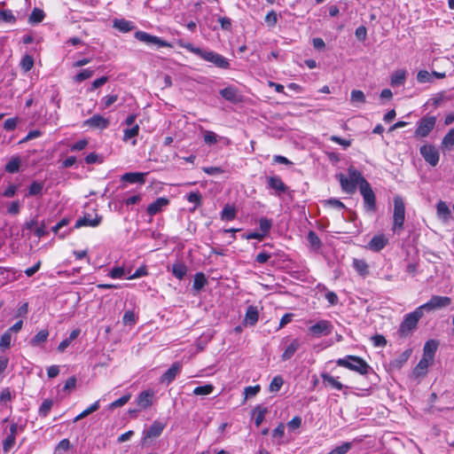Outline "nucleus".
Returning <instances> with one entry per match:
<instances>
[{
	"label": "nucleus",
	"mask_w": 454,
	"mask_h": 454,
	"mask_svg": "<svg viewBox=\"0 0 454 454\" xmlns=\"http://www.w3.org/2000/svg\"><path fill=\"white\" fill-rule=\"evenodd\" d=\"M182 47L199 56L205 61L214 64L216 67L223 69H228L230 67L229 60L219 53L195 47L190 43L182 44Z\"/></svg>",
	"instance_id": "1"
},
{
	"label": "nucleus",
	"mask_w": 454,
	"mask_h": 454,
	"mask_svg": "<svg viewBox=\"0 0 454 454\" xmlns=\"http://www.w3.org/2000/svg\"><path fill=\"white\" fill-rule=\"evenodd\" d=\"M348 176L343 174H340L339 180L340 183L341 189L349 194H353L356 191L357 185L362 187L364 184L369 183L362 175V173L356 170L355 168L350 167L348 169Z\"/></svg>",
	"instance_id": "2"
},
{
	"label": "nucleus",
	"mask_w": 454,
	"mask_h": 454,
	"mask_svg": "<svg viewBox=\"0 0 454 454\" xmlns=\"http://www.w3.org/2000/svg\"><path fill=\"white\" fill-rule=\"evenodd\" d=\"M336 364L353 371L360 375H366L372 371V367L362 357L357 356H346L336 360Z\"/></svg>",
	"instance_id": "3"
},
{
	"label": "nucleus",
	"mask_w": 454,
	"mask_h": 454,
	"mask_svg": "<svg viewBox=\"0 0 454 454\" xmlns=\"http://www.w3.org/2000/svg\"><path fill=\"white\" fill-rule=\"evenodd\" d=\"M424 312L418 307L413 312L407 314L400 325L399 332L402 336L408 335L417 328L418 322L423 317Z\"/></svg>",
	"instance_id": "4"
},
{
	"label": "nucleus",
	"mask_w": 454,
	"mask_h": 454,
	"mask_svg": "<svg viewBox=\"0 0 454 454\" xmlns=\"http://www.w3.org/2000/svg\"><path fill=\"white\" fill-rule=\"evenodd\" d=\"M405 220V206L401 196L396 195L394 198V214H393V228L394 231L403 229Z\"/></svg>",
	"instance_id": "5"
},
{
	"label": "nucleus",
	"mask_w": 454,
	"mask_h": 454,
	"mask_svg": "<svg viewBox=\"0 0 454 454\" xmlns=\"http://www.w3.org/2000/svg\"><path fill=\"white\" fill-rule=\"evenodd\" d=\"M436 123L435 116H425L418 121L414 136L416 137H426L434 129Z\"/></svg>",
	"instance_id": "6"
},
{
	"label": "nucleus",
	"mask_w": 454,
	"mask_h": 454,
	"mask_svg": "<svg viewBox=\"0 0 454 454\" xmlns=\"http://www.w3.org/2000/svg\"><path fill=\"white\" fill-rule=\"evenodd\" d=\"M361 195L364 199V206L367 212L376 211V198L369 183L364 184L359 189Z\"/></svg>",
	"instance_id": "7"
},
{
	"label": "nucleus",
	"mask_w": 454,
	"mask_h": 454,
	"mask_svg": "<svg viewBox=\"0 0 454 454\" xmlns=\"http://www.w3.org/2000/svg\"><path fill=\"white\" fill-rule=\"evenodd\" d=\"M451 303V299L448 296L433 295L430 300L422 304L420 309L424 311H432L448 307Z\"/></svg>",
	"instance_id": "8"
},
{
	"label": "nucleus",
	"mask_w": 454,
	"mask_h": 454,
	"mask_svg": "<svg viewBox=\"0 0 454 454\" xmlns=\"http://www.w3.org/2000/svg\"><path fill=\"white\" fill-rule=\"evenodd\" d=\"M135 38L140 42H143L148 45H156L158 48L161 47H169L171 48L172 45L168 43L165 40H162L161 38L152 35L144 31H137L135 33Z\"/></svg>",
	"instance_id": "9"
},
{
	"label": "nucleus",
	"mask_w": 454,
	"mask_h": 454,
	"mask_svg": "<svg viewBox=\"0 0 454 454\" xmlns=\"http://www.w3.org/2000/svg\"><path fill=\"white\" fill-rule=\"evenodd\" d=\"M333 325L328 320H320L309 327V332L316 338L329 335L333 331Z\"/></svg>",
	"instance_id": "10"
},
{
	"label": "nucleus",
	"mask_w": 454,
	"mask_h": 454,
	"mask_svg": "<svg viewBox=\"0 0 454 454\" xmlns=\"http://www.w3.org/2000/svg\"><path fill=\"white\" fill-rule=\"evenodd\" d=\"M420 154L424 160L432 167L438 164L440 154L438 150L432 145H425L419 149Z\"/></svg>",
	"instance_id": "11"
},
{
	"label": "nucleus",
	"mask_w": 454,
	"mask_h": 454,
	"mask_svg": "<svg viewBox=\"0 0 454 454\" xmlns=\"http://www.w3.org/2000/svg\"><path fill=\"white\" fill-rule=\"evenodd\" d=\"M267 188L273 190L277 196H281L289 191V187L285 184L280 176H270L266 177Z\"/></svg>",
	"instance_id": "12"
},
{
	"label": "nucleus",
	"mask_w": 454,
	"mask_h": 454,
	"mask_svg": "<svg viewBox=\"0 0 454 454\" xmlns=\"http://www.w3.org/2000/svg\"><path fill=\"white\" fill-rule=\"evenodd\" d=\"M165 427L166 424L163 422L159 420L153 421L150 427L144 432L143 444H145L148 439L159 437L162 434Z\"/></svg>",
	"instance_id": "13"
},
{
	"label": "nucleus",
	"mask_w": 454,
	"mask_h": 454,
	"mask_svg": "<svg viewBox=\"0 0 454 454\" xmlns=\"http://www.w3.org/2000/svg\"><path fill=\"white\" fill-rule=\"evenodd\" d=\"M181 367L182 366L178 362L174 363L170 366V368L161 375V377L160 379V382L161 384H166V385L170 384L173 380H175L176 377L180 373Z\"/></svg>",
	"instance_id": "14"
},
{
	"label": "nucleus",
	"mask_w": 454,
	"mask_h": 454,
	"mask_svg": "<svg viewBox=\"0 0 454 454\" xmlns=\"http://www.w3.org/2000/svg\"><path fill=\"white\" fill-rule=\"evenodd\" d=\"M109 121L99 114H95L83 121V126L105 129L109 126Z\"/></svg>",
	"instance_id": "15"
},
{
	"label": "nucleus",
	"mask_w": 454,
	"mask_h": 454,
	"mask_svg": "<svg viewBox=\"0 0 454 454\" xmlns=\"http://www.w3.org/2000/svg\"><path fill=\"white\" fill-rule=\"evenodd\" d=\"M102 221V216L96 215L95 218H91L90 215H84L82 218H79L74 224V228H81L82 226H90V227H97L100 224Z\"/></svg>",
	"instance_id": "16"
},
{
	"label": "nucleus",
	"mask_w": 454,
	"mask_h": 454,
	"mask_svg": "<svg viewBox=\"0 0 454 454\" xmlns=\"http://www.w3.org/2000/svg\"><path fill=\"white\" fill-rule=\"evenodd\" d=\"M388 239L382 234L372 237L368 244L369 248L374 252H380L387 244Z\"/></svg>",
	"instance_id": "17"
},
{
	"label": "nucleus",
	"mask_w": 454,
	"mask_h": 454,
	"mask_svg": "<svg viewBox=\"0 0 454 454\" xmlns=\"http://www.w3.org/2000/svg\"><path fill=\"white\" fill-rule=\"evenodd\" d=\"M168 203H169V200L168 199L162 198V197L158 198L156 200L152 202L147 207V209H146L147 214L150 215H154L160 213L164 207L168 205Z\"/></svg>",
	"instance_id": "18"
},
{
	"label": "nucleus",
	"mask_w": 454,
	"mask_h": 454,
	"mask_svg": "<svg viewBox=\"0 0 454 454\" xmlns=\"http://www.w3.org/2000/svg\"><path fill=\"white\" fill-rule=\"evenodd\" d=\"M145 176H146V173L129 172V173L123 174L121 177V180L130 183V184H144L145 183Z\"/></svg>",
	"instance_id": "19"
},
{
	"label": "nucleus",
	"mask_w": 454,
	"mask_h": 454,
	"mask_svg": "<svg viewBox=\"0 0 454 454\" xmlns=\"http://www.w3.org/2000/svg\"><path fill=\"white\" fill-rule=\"evenodd\" d=\"M431 362V360L422 357L413 369L412 376L414 378L424 377L427 372V368Z\"/></svg>",
	"instance_id": "20"
},
{
	"label": "nucleus",
	"mask_w": 454,
	"mask_h": 454,
	"mask_svg": "<svg viewBox=\"0 0 454 454\" xmlns=\"http://www.w3.org/2000/svg\"><path fill=\"white\" fill-rule=\"evenodd\" d=\"M437 348H438V341H436L434 340H427L425 343L424 348H423V356L422 357H425L427 359L433 361L435 352L437 350Z\"/></svg>",
	"instance_id": "21"
},
{
	"label": "nucleus",
	"mask_w": 454,
	"mask_h": 454,
	"mask_svg": "<svg viewBox=\"0 0 454 454\" xmlns=\"http://www.w3.org/2000/svg\"><path fill=\"white\" fill-rule=\"evenodd\" d=\"M411 355V349H406L402 352L397 357L390 361V367L392 369H401L403 365L408 361L409 357Z\"/></svg>",
	"instance_id": "22"
},
{
	"label": "nucleus",
	"mask_w": 454,
	"mask_h": 454,
	"mask_svg": "<svg viewBox=\"0 0 454 454\" xmlns=\"http://www.w3.org/2000/svg\"><path fill=\"white\" fill-rule=\"evenodd\" d=\"M220 95L226 100L237 103L240 100L238 90L233 87H227L220 90Z\"/></svg>",
	"instance_id": "23"
},
{
	"label": "nucleus",
	"mask_w": 454,
	"mask_h": 454,
	"mask_svg": "<svg viewBox=\"0 0 454 454\" xmlns=\"http://www.w3.org/2000/svg\"><path fill=\"white\" fill-rule=\"evenodd\" d=\"M153 396V393L149 390L141 392L137 397V404L142 409L149 408L152 405Z\"/></svg>",
	"instance_id": "24"
},
{
	"label": "nucleus",
	"mask_w": 454,
	"mask_h": 454,
	"mask_svg": "<svg viewBox=\"0 0 454 454\" xmlns=\"http://www.w3.org/2000/svg\"><path fill=\"white\" fill-rule=\"evenodd\" d=\"M301 344L297 339L292 340V342L286 347L285 351L283 352L281 358L283 361L289 360L294 353L298 350Z\"/></svg>",
	"instance_id": "25"
},
{
	"label": "nucleus",
	"mask_w": 454,
	"mask_h": 454,
	"mask_svg": "<svg viewBox=\"0 0 454 454\" xmlns=\"http://www.w3.org/2000/svg\"><path fill=\"white\" fill-rule=\"evenodd\" d=\"M171 272L177 279L181 280L187 273V266L184 262H177L172 265Z\"/></svg>",
	"instance_id": "26"
},
{
	"label": "nucleus",
	"mask_w": 454,
	"mask_h": 454,
	"mask_svg": "<svg viewBox=\"0 0 454 454\" xmlns=\"http://www.w3.org/2000/svg\"><path fill=\"white\" fill-rule=\"evenodd\" d=\"M114 27L120 32L127 33L131 31L135 27L131 21L121 19L114 21Z\"/></svg>",
	"instance_id": "27"
},
{
	"label": "nucleus",
	"mask_w": 454,
	"mask_h": 454,
	"mask_svg": "<svg viewBox=\"0 0 454 454\" xmlns=\"http://www.w3.org/2000/svg\"><path fill=\"white\" fill-rule=\"evenodd\" d=\"M258 318H259V313H258V309H256V307L249 306L247 309L246 317H245V320H246L247 324H248L250 325H254L257 323Z\"/></svg>",
	"instance_id": "28"
},
{
	"label": "nucleus",
	"mask_w": 454,
	"mask_h": 454,
	"mask_svg": "<svg viewBox=\"0 0 454 454\" xmlns=\"http://www.w3.org/2000/svg\"><path fill=\"white\" fill-rule=\"evenodd\" d=\"M353 266L359 275L365 277L369 274V266L365 261L360 259H354Z\"/></svg>",
	"instance_id": "29"
},
{
	"label": "nucleus",
	"mask_w": 454,
	"mask_h": 454,
	"mask_svg": "<svg viewBox=\"0 0 454 454\" xmlns=\"http://www.w3.org/2000/svg\"><path fill=\"white\" fill-rule=\"evenodd\" d=\"M406 79V72L404 70H397L391 76V85L400 86L403 85Z\"/></svg>",
	"instance_id": "30"
},
{
	"label": "nucleus",
	"mask_w": 454,
	"mask_h": 454,
	"mask_svg": "<svg viewBox=\"0 0 454 454\" xmlns=\"http://www.w3.org/2000/svg\"><path fill=\"white\" fill-rule=\"evenodd\" d=\"M437 215L440 218L447 221L450 218V210L445 202L440 201L436 206Z\"/></svg>",
	"instance_id": "31"
},
{
	"label": "nucleus",
	"mask_w": 454,
	"mask_h": 454,
	"mask_svg": "<svg viewBox=\"0 0 454 454\" xmlns=\"http://www.w3.org/2000/svg\"><path fill=\"white\" fill-rule=\"evenodd\" d=\"M237 211L234 207L226 205L221 212V219L223 221H231L236 217Z\"/></svg>",
	"instance_id": "32"
},
{
	"label": "nucleus",
	"mask_w": 454,
	"mask_h": 454,
	"mask_svg": "<svg viewBox=\"0 0 454 454\" xmlns=\"http://www.w3.org/2000/svg\"><path fill=\"white\" fill-rule=\"evenodd\" d=\"M321 377L325 384H328L335 389L341 390L344 387L340 381L328 373H323Z\"/></svg>",
	"instance_id": "33"
},
{
	"label": "nucleus",
	"mask_w": 454,
	"mask_h": 454,
	"mask_svg": "<svg viewBox=\"0 0 454 454\" xmlns=\"http://www.w3.org/2000/svg\"><path fill=\"white\" fill-rule=\"evenodd\" d=\"M49 332L47 330H41L33 337L30 343L32 346H39L47 340Z\"/></svg>",
	"instance_id": "34"
},
{
	"label": "nucleus",
	"mask_w": 454,
	"mask_h": 454,
	"mask_svg": "<svg viewBox=\"0 0 454 454\" xmlns=\"http://www.w3.org/2000/svg\"><path fill=\"white\" fill-rule=\"evenodd\" d=\"M267 412L268 409L266 407H262L260 405L255 407L254 413L255 414L254 423L256 427L261 426Z\"/></svg>",
	"instance_id": "35"
},
{
	"label": "nucleus",
	"mask_w": 454,
	"mask_h": 454,
	"mask_svg": "<svg viewBox=\"0 0 454 454\" xmlns=\"http://www.w3.org/2000/svg\"><path fill=\"white\" fill-rule=\"evenodd\" d=\"M207 284V279L202 272H197L193 278V289L196 291L201 290Z\"/></svg>",
	"instance_id": "36"
},
{
	"label": "nucleus",
	"mask_w": 454,
	"mask_h": 454,
	"mask_svg": "<svg viewBox=\"0 0 454 454\" xmlns=\"http://www.w3.org/2000/svg\"><path fill=\"white\" fill-rule=\"evenodd\" d=\"M43 190V183L34 181L28 187L27 196H36L42 194Z\"/></svg>",
	"instance_id": "37"
},
{
	"label": "nucleus",
	"mask_w": 454,
	"mask_h": 454,
	"mask_svg": "<svg viewBox=\"0 0 454 454\" xmlns=\"http://www.w3.org/2000/svg\"><path fill=\"white\" fill-rule=\"evenodd\" d=\"M44 16L45 14L43 10L34 8L29 15L28 20L30 23H39L43 20Z\"/></svg>",
	"instance_id": "38"
},
{
	"label": "nucleus",
	"mask_w": 454,
	"mask_h": 454,
	"mask_svg": "<svg viewBox=\"0 0 454 454\" xmlns=\"http://www.w3.org/2000/svg\"><path fill=\"white\" fill-rule=\"evenodd\" d=\"M16 21V18L11 10H0V23H11L13 24Z\"/></svg>",
	"instance_id": "39"
},
{
	"label": "nucleus",
	"mask_w": 454,
	"mask_h": 454,
	"mask_svg": "<svg viewBox=\"0 0 454 454\" xmlns=\"http://www.w3.org/2000/svg\"><path fill=\"white\" fill-rule=\"evenodd\" d=\"M214 388L215 387L212 384L200 386L193 389V394L195 395H207L213 392Z\"/></svg>",
	"instance_id": "40"
},
{
	"label": "nucleus",
	"mask_w": 454,
	"mask_h": 454,
	"mask_svg": "<svg viewBox=\"0 0 454 454\" xmlns=\"http://www.w3.org/2000/svg\"><path fill=\"white\" fill-rule=\"evenodd\" d=\"M52 405H53V402H52V400H51V399H45V400L42 403V404H41V406H40V408H39V411H38V412H39V415H40L41 417H46V416L49 414V412H50V411H51V409Z\"/></svg>",
	"instance_id": "41"
},
{
	"label": "nucleus",
	"mask_w": 454,
	"mask_h": 454,
	"mask_svg": "<svg viewBox=\"0 0 454 454\" xmlns=\"http://www.w3.org/2000/svg\"><path fill=\"white\" fill-rule=\"evenodd\" d=\"M350 101L352 103L364 104L365 103V96L362 90H353L350 95Z\"/></svg>",
	"instance_id": "42"
},
{
	"label": "nucleus",
	"mask_w": 454,
	"mask_h": 454,
	"mask_svg": "<svg viewBox=\"0 0 454 454\" xmlns=\"http://www.w3.org/2000/svg\"><path fill=\"white\" fill-rule=\"evenodd\" d=\"M283 384H284L283 378L279 375L275 376L270 384L269 390L270 392H278L281 388Z\"/></svg>",
	"instance_id": "43"
},
{
	"label": "nucleus",
	"mask_w": 454,
	"mask_h": 454,
	"mask_svg": "<svg viewBox=\"0 0 454 454\" xmlns=\"http://www.w3.org/2000/svg\"><path fill=\"white\" fill-rule=\"evenodd\" d=\"M34 66V59L30 55H25L21 61L20 67L25 72H28L33 68Z\"/></svg>",
	"instance_id": "44"
},
{
	"label": "nucleus",
	"mask_w": 454,
	"mask_h": 454,
	"mask_svg": "<svg viewBox=\"0 0 454 454\" xmlns=\"http://www.w3.org/2000/svg\"><path fill=\"white\" fill-rule=\"evenodd\" d=\"M308 240L310 244V246L313 247V248H316V249H318L320 248L322 243H321V240L319 239V237L317 236V234L313 231H310L308 234Z\"/></svg>",
	"instance_id": "45"
},
{
	"label": "nucleus",
	"mask_w": 454,
	"mask_h": 454,
	"mask_svg": "<svg viewBox=\"0 0 454 454\" xmlns=\"http://www.w3.org/2000/svg\"><path fill=\"white\" fill-rule=\"evenodd\" d=\"M139 126L137 124L133 125L130 129L124 130L123 141H128L138 135Z\"/></svg>",
	"instance_id": "46"
},
{
	"label": "nucleus",
	"mask_w": 454,
	"mask_h": 454,
	"mask_svg": "<svg viewBox=\"0 0 454 454\" xmlns=\"http://www.w3.org/2000/svg\"><path fill=\"white\" fill-rule=\"evenodd\" d=\"M187 200L189 202L191 203H194V208L193 210L200 207L201 205V200H202V197H201V194L200 193V192H190L188 195H187Z\"/></svg>",
	"instance_id": "47"
},
{
	"label": "nucleus",
	"mask_w": 454,
	"mask_h": 454,
	"mask_svg": "<svg viewBox=\"0 0 454 454\" xmlns=\"http://www.w3.org/2000/svg\"><path fill=\"white\" fill-rule=\"evenodd\" d=\"M93 74L94 71L91 69H83L74 77V81L81 82L84 80L90 78L93 75Z\"/></svg>",
	"instance_id": "48"
},
{
	"label": "nucleus",
	"mask_w": 454,
	"mask_h": 454,
	"mask_svg": "<svg viewBox=\"0 0 454 454\" xmlns=\"http://www.w3.org/2000/svg\"><path fill=\"white\" fill-rule=\"evenodd\" d=\"M20 159L12 158L5 166V170L9 173H16L20 169Z\"/></svg>",
	"instance_id": "49"
},
{
	"label": "nucleus",
	"mask_w": 454,
	"mask_h": 454,
	"mask_svg": "<svg viewBox=\"0 0 454 454\" xmlns=\"http://www.w3.org/2000/svg\"><path fill=\"white\" fill-rule=\"evenodd\" d=\"M130 397H131V394L128 393V394L122 395L121 397L118 398L114 402H113L110 404L109 408L110 409H115V408H118V407H121V406H123L124 404H126L129 401Z\"/></svg>",
	"instance_id": "50"
},
{
	"label": "nucleus",
	"mask_w": 454,
	"mask_h": 454,
	"mask_svg": "<svg viewBox=\"0 0 454 454\" xmlns=\"http://www.w3.org/2000/svg\"><path fill=\"white\" fill-rule=\"evenodd\" d=\"M352 447L351 442H343L332 450L328 454H346Z\"/></svg>",
	"instance_id": "51"
},
{
	"label": "nucleus",
	"mask_w": 454,
	"mask_h": 454,
	"mask_svg": "<svg viewBox=\"0 0 454 454\" xmlns=\"http://www.w3.org/2000/svg\"><path fill=\"white\" fill-rule=\"evenodd\" d=\"M16 437L13 435H8L3 442V450L4 453H8L14 446Z\"/></svg>",
	"instance_id": "52"
},
{
	"label": "nucleus",
	"mask_w": 454,
	"mask_h": 454,
	"mask_svg": "<svg viewBox=\"0 0 454 454\" xmlns=\"http://www.w3.org/2000/svg\"><path fill=\"white\" fill-rule=\"evenodd\" d=\"M442 145L446 147L452 148L454 145V128L450 129L442 139Z\"/></svg>",
	"instance_id": "53"
},
{
	"label": "nucleus",
	"mask_w": 454,
	"mask_h": 454,
	"mask_svg": "<svg viewBox=\"0 0 454 454\" xmlns=\"http://www.w3.org/2000/svg\"><path fill=\"white\" fill-rule=\"evenodd\" d=\"M272 226V222L270 219L267 218H261L260 219V229L262 231V233L266 236L269 231H270Z\"/></svg>",
	"instance_id": "54"
},
{
	"label": "nucleus",
	"mask_w": 454,
	"mask_h": 454,
	"mask_svg": "<svg viewBox=\"0 0 454 454\" xmlns=\"http://www.w3.org/2000/svg\"><path fill=\"white\" fill-rule=\"evenodd\" d=\"M12 341V333L10 331L4 333L0 339V347L3 348H9Z\"/></svg>",
	"instance_id": "55"
},
{
	"label": "nucleus",
	"mask_w": 454,
	"mask_h": 454,
	"mask_svg": "<svg viewBox=\"0 0 454 454\" xmlns=\"http://www.w3.org/2000/svg\"><path fill=\"white\" fill-rule=\"evenodd\" d=\"M260 389H261V387L259 385L249 386V387H245V390H244L245 398L248 399V398L255 396L260 392Z\"/></svg>",
	"instance_id": "56"
},
{
	"label": "nucleus",
	"mask_w": 454,
	"mask_h": 454,
	"mask_svg": "<svg viewBox=\"0 0 454 454\" xmlns=\"http://www.w3.org/2000/svg\"><path fill=\"white\" fill-rule=\"evenodd\" d=\"M417 80L419 82H432V74H429L426 70H420L417 74Z\"/></svg>",
	"instance_id": "57"
},
{
	"label": "nucleus",
	"mask_w": 454,
	"mask_h": 454,
	"mask_svg": "<svg viewBox=\"0 0 454 454\" xmlns=\"http://www.w3.org/2000/svg\"><path fill=\"white\" fill-rule=\"evenodd\" d=\"M204 142L209 145H215L218 142L217 136L213 131L207 130L204 134Z\"/></svg>",
	"instance_id": "58"
},
{
	"label": "nucleus",
	"mask_w": 454,
	"mask_h": 454,
	"mask_svg": "<svg viewBox=\"0 0 454 454\" xmlns=\"http://www.w3.org/2000/svg\"><path fill=\"white\" fill-rule=\"evenodd\" d=\"M265 22L270 27H274L278 22V14L275 11H270L265 17Z\"/></svg>",
	"instance_id": "59"
},
{
	"label": "nucleus",
	"mask_w": 454,
	"mask_h": 454,
	"mask_svg": "<svg viewBox=\"0 0 454 454\" xmlns=\"http://www.w3.org/2000/svg\"><path fill=\"white\" fill-rule=\"evenodd\" d=\"M122 321L124 325H133L136 323V317L133 311L128 310L124 313Z\"/></svg>",
	"instance_id": "60"
},
{
	"label": "nucleus",
	"mask_w": 454,
	"mask_h": 454,
	"mask_svg": "<svg viewBox=\"0 0 454 454\" xmlns=\"http://www.w3.org/2000/svg\"><path fill=\"white\" fill-rule=\"evenodd\" d=\"M112 278H121L125 276V270L122 267L113 268L109 274Z\"/></svg>",
	"instance_id": "61"
},
{
	"label": "nucleus",
	"mask_w": 454,
	"mask_h": 454,
	"mask_svg": "<svg viewBox=\"0 0 454 454\" xmlns=\"http://www.w3.org/2000/svg\"><path fill=\"white\" fill-rule=\"evenodd\" d=\"M20 211V203L19 200H15L11 202V204L8 207L7 212L10 215H16Z\"/></svg>",
	"instance_id": "62"
},
{
	"label": "nucleus",
	"mask_w": 454,
	"mask_h": 454,
	"mask_svg": "<svg viewBox=\"0 0 454 454\" xmlns=\"http://www.w3.org/2000/svg\"><path fill=\"white\" fill-rule=\"evenodd\" d=\"M372 340L375 347H384L387 344V340L383 335L376 334L372 337Z\"/></svg>",
	"instance_id": "63"
},
{
	"label": "nucleus",
	"mask_w": 454,
	"mask_h": 454,
	"mask_svg": "<svg viewBox=\"0 0 454 454\" xmlns=\"http://www.w3.org/2000/svg\"><path fill=\"white\" fill-rule=\"evenodd\" d=\"M16 126L17 118H10L4 122V129L7 131L14 130L16 129Z\"/></svg>",
	"instance_id": "64"
}]
</instances>
